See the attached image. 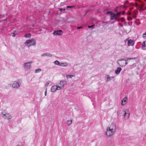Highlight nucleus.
<instances>
[{
	"instance_id": "3",
	"label": "nucleus",
	"mask_w": 146,
	"mask_h": 146,
	"mask_svg": "<svg viewBox=\"0 0 146 146\" xmlns=\"http://www.w3.org/2000/svg\"><path fill=\"white\" fill-rule=\"evenodd\" d=\"M36 43V40L33 38L27 40L25 43V44L26 45H27L28 44H29V46L35 45Z\"/></svg>"
},
{
	"instance_id": "35",
	"label": "nucleus",
	"mask_w": 146,
	"mask_h": 146,
	"mask_svg": "<svg viewBox=\"0 0 146 146\" xmlns=\"http://www.w3.org/2000/svg\"><path fill=\"white\" fill-rule=\"evenodd\" d=\"M47 88H46L45 92V95L46 96L47 95Z\"/></svg>"
},
{
	"instance_id": "49",
	"label": "nucleus",
	"mask_w": 146,
	"mask_h": 146,
	"mask_svg": "<svg viewBox=\"0 0 146 146\" xmlns=\"http://www.w3.org/2000/svg\"><path fill=\"white\" fill-rule=\"evenodd\" d=\"M130 60H129L128 61H127V63H128V62Z\"/></svg>"
},
{
	"instance_id": "34",
	"label": "nucleus",
	"mask_w": 146,
	"mask_h": 146,
	"mask_svg": "<svg viewBox=\"0 0 146 146\" xmlns=\"http://www.w3.org/2000/svg\"><path fill=\"white\" fill-rule=\"evenodd\" d=\"M135 7H140V5H138L137 3H136V5H135Z\"/></svg>"
},
{
	"instance_id": "27",
	"label": "nucleus",
	"mask_w": 146,
	"mask_h": 146,
	"mask_svg": "<svg viewBox=\"0 0 146 146\" xmlns=\"http://www.w3.org/2000/svg\"><path fill=\"white\" fill-rule=\"evenodd\" d=\"M88 27L89 28H92L93 29L95 27V25H91V26H88Z\"/></svg>"
},
{
	"instance_id": "11",
	"label": "nucleus",
	"mask_w": 146,
	"mask_h": 146,
	"mask_svg": "<svg viewBox=\"0 0 146 146\" xmlns=\"http://www.w3.org/2000/svg\"><path fill=\"white\" fill-rule=\"evenodd\" d=\"M134 44V41L131 39L128 40L127 42V45L128 46L130 45L133 46Z\"/></svg>"
},
{
	"instance_id": "29",
	"label": "nucleus",
	"mask_w": 146,
	"mask_h": 146,
	"mask_svg": "<svg viewBox=\"0 0 146 146\" xmlns=\"http://www.w3.org/2000/svg\"><path fill=\"white\" fill-rule=\"evenodd\" d=\"M127 20L128 21L131 20H132V18L130 17H127Z\"/></svg>"
},
{
	"instance_id": "4",
	"label": "nucleus",
	"mask_w": 146,
	"mask_h": 146,
	"mask_svg": "<svg viewBox=\"0 0 146 146\" xmlns=\"http://www.w3.org/2000/svg\"><path fill=\"white\" fill-rule=\"evenodd\" d=\"M115 131H113V129H111L110 128L107 127L106 134L108 137H110L114 134Z\"/></svg>"
},
{
	"instance_id": "16",
	"label": "nucleus",
	"mask_w": 146,
	"mask_h": 146,
	"mask_svg": "<svg viewBox=\"0 0 146 146\" xmlns=\"http://www.w3.org/2000/svg\"><path fill=\"white\" fill-rule=\"evenodd\" d=\"M142 46L143 50H146V41H144L143 42Z\"/></svg>"
},
{
	"instance_id": "31",
	"label": "nucleus",
	"mask_w": 146,
	"mask_h": 146,
	"mask_svg": "<svg viewBox=\"0 0 146 146\" xmlns=\"http://www.w3.org/2000/svg\"><path fill=\"white\" fill-rule=\"evenodd\" d=\"M74 7V6H67L66 7L68 8H73Z\"/></svg>"
},
{
	"instance_id": "30",
	"label": "nucleus",
	"mask_w": 146,
	"mask_h": 146,
	"mask_svg": "<svg viewBox=\"0 0 146 146\" xmlns=\"http://www.w3.org/2000/svg\"><path fill=\"white\" fill-rule=\"evenodd\" d=\"M112 13L111 11H108L106 13V14H110V15H111V14H112Z\"/></svg>"
},
{
	"instance_id": "24",
	"label": "nucleus",
	"mask_w": 146,
	"mask_h": 146,
	"mask_svg": "<svg viewBox=\"0 0 146 146\" xmlns=\"http://www.w3.org/2000/svg\"><path fill=\"white\" fill-rule=\"evenodd\" d=\"M41 69L40 68H38L37 69H36L35 70V73H38V72H39L41 71Z\"/></svg>"
},
{
	"instance_id": "43",
	"label": "nucleus",
	"mask_w": 146,
	"mask_h": 146,
	"mask_svg": "<svg viewBox=\"0 0 146 146\" xmlns=\"http://www.w3.org/2000/svg\"><path fill=\"white\" fill-rule=\"evenodd\" d=\"M131 14V13L130 12H129L127 13V15H130Z\"/></svg>"
},
{
	"instance_id": "19",
	"label": "nucleus",
	"mask_w": 146,
	"mask_h": 146,
	"mask_svg": "<svg viewBox=\"0 0 146 146\" xmlns=\"http://www.w3.org/2000/svg\"><path fill=\"white\" fill-rule=\"evenodd\" d=\"M137 0L138 1H139L140 3H141V5H140V8L141 9H142V7L144 6L145 4L143 3L141 1V0Z\"/></svg>"
},
{
	"instance_id": "15",
	"label": "nucleus",
	"mask_w": 146,
	"mask_h": 146,
	"mask_svg": "<svg viewBox=\"0 0 146 146\" xmlns=\"http://www.w3.org/2000/svg\"><path fill=\"white\" fill-rule=\"evenodd\" d=\"M48 56V57H51L52 56V55L50 53H49L47 52L43 54H42L41 55V56Z\"/></svg>"
},
{
	"instance_id": "53",
	"label": "nucleus",
	"mask_w": 146,
	"mask_h": 146,
	"mask_svg": "<svg viewBox=\"0 0 146 146\" xmlns=\"http://www.w3.org/2000/svg\"><path fill=\"white\" fill-rule=\"evenodd\" d=\"M126 23V22H125L124 23Z\"/></svg>"
},
{
	"instance_id": "18",
	"label": "nucleus",
	"mask_w": 146,
	"mask_h": 146,
	"mask_svg": "<svg viewBox=\"0 0 146 146\" xmlns=\"http://www.w3.org/2000/svg\"><path fill=\"white\" fill-rule=\"evenodd\" d=\"M68 65V63L66 62L64 63H60V66H66Z\"/></svg>"
},
{
	"instance_id": "32",
	"label": "nucleus",
	"mask_w": 146,
	"mask_h": 146,
	"mask_svg": "<svg viewBox=\"0 0 146 146\" xmlns=\"http://www.w3.org/2000/svg\"><path fill=\"white\" fill-rule=\"evenodd\" d=\"M143 37L144 38H146V32L143 35Z\"/></svg>"
},
{
	"instance_id": "39",
	"label": "nucleus",
	"mask_w": 146,
	"mask_h": 146,
	"mask_svg": "<svg viewBox=\"0 0 146 146\" xmlns=\"http://www.w3.org/2000/svg\"><path fill=\"white\" fill-rule=\"evenodd\" d=\"M60 10L61 11H65V9H61Z\"/></svg>"
},
{
	"instance_id": "46",
	"label": "nucleus",
	"mask_w": 146,
	"mask_h": 146,
	"mask_svg": "<svg viewBox=\"0 0 146 146\" xmlns=\"http://www.w3.org/2000/svg\"><path fill=\"white\" fill-rule=\"evenodd\" d=\"M135 23L136 24H137V22L136 21H135Z\"/></svg>"
},
{
	"instance_id": "9",
	"label": "nucleus",
	"mask_w": 146,
	"mask_h": 146,
	"mask_svg": "<svg viewBox=\"0 0 146 146\" xmlns=\"http://www.w3.org/2000/svg\"><path fill=\"white\" fill-rule=\"evenodd\" d=\"M123 112H125L124 115V117H126L127 119H128L129 117V113L128 109H126L125 111H123Z\"/></svg>"
},
{
	"instance_id": "44",
	"label": "nucleus",
	"mask_w": 146,
	"mask_h": 146,
	"mask_svg": "<svg viewBox=\"0 0 146 146\" xmlns=\"http://www.w3.org/2000/svg\"><path fill=\"white\" fill-rule=\"evenodd\" d=\"M110 80L112 79H113L114 78V76H111V77H110Z\"/></svg>"
},
{
	"instance_id": "26",
	"label": "nucleus",
	"mask_w": 146,
	"mask_h": 146,
	"mask_svg": "<svg viewBox=\"0 0 146 146\" xmlns=\"http://www.w3.org/2000/svg\"><path fill=\"white\" fill-rule=\"evenodd\" d=\"M73 76H74L71 75H67L66 76L67 79H68V78H71Z\"/></svg>"
},
{
	"instance_id": "22",
	"label": "nucleus",
	"mask_w": 146,
	"mask_h": 146,
	"mask_svg": "<svg viewBox=\"0 0 146 146\" xmlns=\"http://www.w3.org/2000/svg\"><path fill=\"white\" fill-rule=\"evenodd\" d=\"M31 36V34H27L25 35V37L26 38H30Z\"/></svg>"
},
{
	"instance_id": "17",
	"label": "nucleus",
	"mask_w": 146,
	"mask_h": 146,
	"mask_svg": "<svg viewBox=\"0 0 146 146\" xmlns=\"http://www.w3.org/2000/svg\"><path fill=\"white\" fill-rule=\"evenodd\" d=\"M127 98L126 97H125L123 99L122 101L121 102V105L122 106L124 105L127 102V101L126 99Z\"/></svg>"
},
{
	"instance_id": "20",
	"label": "nucleus",
	"mask_w": 146,
	"mask_h": 146,
	"mask_svg": "<svg viewBox=\"0 0 146 146\" xmlns=\"http://www.w3.org/2000/svg\"><path fill=\"white\" fill-rule=\"evenodd\" d=\"M72 120H68L67 121V124L68 126H70L72 123Z\"/></svg>"
},
{
	"instance_id": "5",
	"label": "nucleus",
	"mask_w": 146,
	"mask_h": 146,
	"mask_svg": "<svg viewBox=\"0 0 146 146\" xmlns=\"http://www.w3.org/2000/svg\"><path fill=\"white\" fill-rule=\"evenodd\" d=\"M67 84V82L65 80L61 81L60 83H59L58 86L59 89L58 90L62 89L64 86Z\"/></svg>"
},
{
	"instance_id": "1",
	"label": "nucleus",
	"mask_w": 146,
	"mask_h": 146,
	"mask_svg": "<svg viewBox=\"0 0 146 146\" xmlns=\"http://www.w3.org/2000/svg\"><path fill=\"white\" fill-rule=\"evenodd\" d=\"M135 59V58H128L126 60H125L124 59L122 58L121 60H117V63L121 67L124 66L126 65L127 64V61H128L129 60H130Z\"/></svg>"
},
{
	"instance_id": "41",
	"label": "nucleus",
	"mask_w": 146,
	"mask_h": 146,
	"mask_svg": "<svg viewBox=\"0 0 146 146\" xmlns=\"http://www.w3.org/2000/svg\"><path fill=\"white\" fill-rule=\"evenodd\" d=\"M146 10V8H145V9H141V10H139L140 11H141V10H142V11H143V10Z\"/></svg>"
},
{
	"instance_id": "8",
	"label": "nucleus",
	"mask_w": 146,
	"mask_h": 146,
	"mask_svg": "<svg viewBox=\"0 0 146 146\" xmlns=\"http://www.w3.org/2000/svg\"><path fill=\"white\" fill-rule=\"evenodd\" d=\"M3 117L4 119L8 120L11 119L12 118L11 115L9 113H6L3 114Z\"/></svg>"
},
{
	"instance_id": "10",
	"label": "nucleus",
	"mask_w": 146,
	"mask_h": 146,
	"mask_svg": "<svg viewBox=\"0 0 146 146\" xmlns=\"http://www.w3.org/2000/svg\"><path fill=\"white\" fill-rule=\"evenodd\" d=\"M59 88L57 86L54 85L52 86L51 88V90L52 92H54L56 90H58Z\"/></svg>"
},
{
	"instance_id": "33",
	"label": "nucleus",
	"mask_w": 146,
	"mask_h": 146,
	"mask_svg": "<svg viewBox=\"0 0 146 146\" xmlns=\"http://www.w3.org/2000/svg\"><path fill=\"white\" fill-rule=\"evenodd\" d=\"M50 82V81H47L46 83L45 86H48V84H49Z\"/></svg>"
},
{
	"instance_id": "25",
	"label": "nucleus",
	"mask_w": 146,
	"mask_h": 146,
	"mask_svg": "<svg viewBox=\"0 0 146 146\" xmlns=\"http://www.w3.org/2000/svg\"><path fill=\"white\" fill-rule=\"evenodd\" d=\"M54 63L56 65L60 66V63L58 61L56 60L54 61Z\"/></svg>"
},
{
	"instance_id": "28",
	"label": "nucleus",
	"mask_w": 146,
	"mask_h": 146,
	"mask_svg": "<svg viewBox=\"0 0 146 146\" xmlns=\"http://www.w3.org/2000/svg\"><path fill=\"white\" fill-rule=\"evenodd\" d=\"M107 80L106 81L107 82H108V81L109 80H110V76L109 75H107Z\"/></svg>"
},
{
	"instance_id": "7",
	"label": "nucleus",
	"mask_w": 146,
	"mask_h": 146,
	"mask_svg": "<svg viewBox=\"0 0 146 146\" xmlns=\"http://www.w3.org/2000/svg\"><path fill=\"white\" fill-rule=\"evenodd\" d=\"M63 31L60 30L55 31L53 33L54 35H62L63 34Z\"/></svg>"
},
{
	"instance_id": "45",
	"label": "nucleus",
	"mask_w": 146,
	"mask_h": 146,
	"mask_svg": "<svg viewBox=\"0 0 146 146\" xmlns=\"http://www.w3.org/2000/svg\"><path fill=\"white\" fill-rule=\"evenodd\" d=\"M116 21H119L120 20V19H118L117 18V19H115Z\"/></svg>"
},
{
	"instance_id": "47",
	"label": "nucleus",
	"mask_w": 146,
	"mask_h": 146,
	"mask_svg": "<svg viewBox=\"0 0 146 146\" xmlns=\"http://www.w3.org/2000/svg\"><path fill=\"white\" fill-rule=\"evenodd\" d=\"M135 23L136 24H137V22L136 21H135Z\"/></svg>"
},
{
	"instance_id": "23",
	"label": "nucleus",
	"mask_w": 146,
	"mask_h": 146,
	"mask_svg": "<svg viewBox=\"0 0 146 146\" xmlns=\"http://www.w3.org/2000/svg\"><path fill=\"white\" fill-rule=\"evenodd\" d=\"M115 15L116 16V18L117 19L121 15V13L119 12H117L116 14H115Z\"/></svg>"
},
{
	"instance_id": "55",
	"label": "nucleus",
	"mask_w": 146,
	"mask_h": 146,
	"mask_svg": "<svg viewBox=\"0 0 146 146\" xmlns=\"http://www.w3.org/2000/svg\"><path fill=\"white\" fill-rule=\"evenodd\" d=\"M145 1H146V0H145Z\"/></svg>"
},
{
	"instance_id": "51",
	"label": "nucleus",
	"mask_w": 146,
	"mask_h": 146,
	"mask_svg": "<svg viewBox=\"0 0 146 146\" xmlns=\"http://www.w3.org/2000/svg\"><path fill=\"white\" fill-rule=\"evenodd\" d=\"M131 10H132L133 9V8H131Z\"/></svg>"
},
{
	"instance_id": "37",
	"label": "nucleus",
	"mask_w": 146,
	"mask_h": 146,
	"mask_svg": "<svg viewBox=\"0 0 146 146\" xmlns=\"http://www.w3.org/2000/svg\"><path fill=\"white\" fill-rule=\"evenodd\" d=\"M122 21L123 22L125 21V19L124 18H122L121 19Z\"/></svg>"
},
{
	"instance_id": "6",
	"label": "nucleus",
	"mask_w": 146,
	"mask_h": 146,
	"mask_svg": "<svg viewBox=\"0 0 146 146\" xmlns=\"http://www.w3.org/2000/svg\"><path fill=\"white\" fill-rule=\"evenodd\" d=\"M21 82L18 81H15L12 84V87L14 88H18L21 85Z\"/></svg>"
},
{
	"instance_id": "13",
	"label": "nucleus",
	"mask_w": 146,
	"mask_h": 146,
	"mask_svg": "<svg viewBox=\"0 0 146 146\" xmlns=\"http://www.w3.org/2000/svg\"><path fill=\"white\" fill-rule=\"evenodd\" d=\"M110 16V19L111 20H113L114 19H117L115 13H112V14Z\"/></svg>"
},
{
	"instance_id": "36",
	"label": "nucleus",
	"mask_w": 146,
	"mask_h": 146,
	"mask_svg": "<svg viewBox=\"0 0 146 146\" xmlns=\"http://www.w3.org/2000/svg\"><path fill=\"white\" fill-rule=\"evenodd\" d=\"M134 15L133 16V18H135L136 17V16L135 15L136 13H134Z\"/></svg>"
},
{
	"instance_id": "42",
	"label": "nucleus",
	"mask_w": 146,
	"mask_h": 146,
	"mask_svg": "<svg viewBox=\"0 0 146 146\" xmlns=\"http://www.w3.org/2000/svg\"><path fill=\"white\" fill-rule=\"evenodd\" d=\"M140 24V22H139L137 23L136 24L137 25H139Z\"/></svg>"
},
{
	"instance_id": "54",
	"label": "nucleus",
	"mask_w": 146,
	"mask_h": 146,
	"mask_svg": "<svg viewBox=\"0 0 146 146\" xmlns=\"http://www.w3.org/2000/svg\"><path fill=\"white\" fill-rule=\"evenodd\" d=\"M1 22V21H0V22Z\"/></svg>"
},
{
	"instance_id": "21",
	"label": "nucleus",
	"mask_w": 146,
	"mask_h": 146,
	"mask_svg": "<svg viewBox=\"0 0 146 146\" xmlns=\"http://www.w3.org/2000/svg\"><path fill=\"white\" fill-rule=\"evenodd\" d=\"M18 34L17 32L16 31H14L13 33L12 36L13 37H15L16 35Z\"/></svg>"
},
{
	"instance_id": "48",
	"label": "nucleus",
	"mask_w": 146,
	"mask_h": 146,
	"mask_svg": "<svg viewBox=\"0 0 146 146\" xmlns=\"http://www.w3.org/2000/svg\"><path fill=\"white\" fill-rule=\"evenodd\" d=\"M32 26L33 27H34V25H32Z\"/></svg>"
},
{
	"instance_id": "14",
	"label": "nucleus",
	"mask_w": 146,
	"mask_h": 146,
	"mask_svg": "<svg viewBox=\"0 0 146 146\" xmlns=\"http://www.w3.org/2000/svg\"><path fill=\"white\" fill-rule=\"evenodd\" d=\"M121 70V68L120 67H118L116 70L115 71V73L116 74H119Z\"/></svg>"
},
{
	"instance_id": "40",
	"label": "nucleus",
	"mask_w": 146,
	"mask_h": 146,
	"mask_svg": "<svg viewBox=\"0 0 146 146\" xmlns=\"http://www.w3.org/2000/svg\"><path fill=\"white\" fill-rule=\"evenodd\" d=\"M82 28V27H77V28L78 29H79L81 28Z\"/></svg>"
},
{
	"instance_id": "50",
	"label": "nucleus",
	"mask_w": 146,
	"mask_h": 146,
	"mask_svg": "<svg viewBox=\"0 0 146 146\" xmlns=\"http://www.w3.org/2000/svg\"><path fill=\"white\" fill-rule=\"evenodd\" d=\"M16 146H20L19 145H17Z\"/></svg>"
},
{
	"instance_id": "38",
	"label": "nucleus",
	"mask_w": 146,
	"mask_h": 146,
	"mask_svg": "<svg viewBox=\"0 0 146 146\" xmlns=\"http://www.w3.org/2000/svg\"><path fill=\"white\" fill-rule=\"evenodd\" d=\"M118 25H119V26L121 27H122L123 25L122 24H120L119 23L118 24Z\"/></svg>"
},
{
	"instance_id": "52",
	"label": "nucleus",
	"mask_w": 146,
	"mask_h": 146,
	"mask_svg": "<svg viewBox=\"0 0 146 146\" xmlns=\"http://www.w3.org/2000/svg\"><path fill=\"white\" fill-rule=\"evenodd\" d=\"M133 5L134 6V4H133Z\"/></svg>"
},
{
	"instance_id": "2",
	"label": "nucleus",
	"mask_w": 146,
	"mask_h": 146,
	"mask_svg": "<svg viewBox=\"0 0 146 146\" xmlns=\"http://www.w3.org/2000/svg\"><path fill=\"white\" fill-rule=\"evenodd\" d=\"M32 62V61H30L23 64V67L25 71H28L30 70V69L31 68V64Z\"/></svg>"
},
{
	"instance_id": "12",
	"label": "nucleus",
	"mask_w": 146,
	"mask_h": 146,
	"mask_svg": "<svg viewBox=\"0 0 146 146\" xmlns=\"http://www.w3.org/2000/svg\"><path fill=\"white\" fill-rule=\"evenodd\" d=\"M108 128H110L111 129L113 130V131H115L116 129V125L115 123H112L110 127H108Z\"/></svg>"
}]
</instances>
